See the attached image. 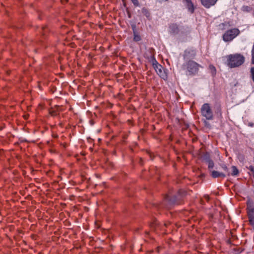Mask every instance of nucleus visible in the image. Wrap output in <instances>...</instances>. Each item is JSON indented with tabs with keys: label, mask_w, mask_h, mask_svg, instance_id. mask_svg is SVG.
Masks as SVG:
<instances>
[{
	"label": "nucleus",
	"mask_w": 254,
	"mask_h": 254,
	"mask_svg": "<svg viewBox=\"0 0 254 254\" xmlns=\"http://www.w3.org/2000/svg\"><path fill=\"white\" fill-rule=\"evenodd\" d=\"M226 65L231 68L238 67L243 64L245 58L241 54L236 53L226 56Z\"/></svg>",
	"instance_id": "1"
},
{
	"label": "nucleus",
	"mask_w": 254,
	"mask_h": 254,
	"mask_svg": "<svg viewBox=\"0 0 254 254\" xmlns=\"http://www.w3.org/2000/svg\"><path fill=\"white\" fill-rule=\"evenodd\" d=\"M186 193L185 190H178L177 195L171 196L169 195H166L164 201L167 202L169 205L179 204L182 202L183 197L186 195Z\"/></svg>",
	"instance_id": "2"
},
{
	"label": "nucleus",
	"mask_w": 254,
	"mask_h": 254,
	"mask_svg": "<svg viewBox=\"0 0 254 254\" xmlns=\"http://www.w3.org/2000/svg\"><path fill=\"white\" fill-rule=\"evenodd\" d=\"M183 68L187 70L189 75H195L197 74L201 65L192 60H189L183 64Z\"/></svg>",
	"instance_id": "3"
},
{
	"label": "nucleus",
	"mask_w": 254,
	"mask_h": 254,
	"mask_svg": "<svg viewBox=\"0 0 254 254\" xmlns=\"http://www.w3.org/2000/svg\"><path fill=\"white\" fill-rule=\"evenodd\" d=\"M200 112L201 115L205 117L206 120H212L213 119V113L208 103H205L202 106Z\"/></svg>",
	"instance_id": "4"
},
{
	"label": "nucleus",
	"mask_w": 254,
	"mask_h": 254,
	"mask_svg": "<svg viewBox=\"0 0 254 254\" xmlns=\"http://www.w3.org/2000/svg\"><path fill=\"white\" fill-rule=\"evenodd\" d=\"M240 33L238 28H233L227 30L223 35V39L225 42H229L234 39Z\"/></svg>",
	"instance_id": "5"
},
{
	"label": "nucleus",
	"mask_w": 254,
	"mask_h": 254,
	"mask_svg": "<svg viewBox=\"0 0 254 254\" xmlns=\"http://www.w3.org/2000/svg\"><path fill=\"white\" fill-rule=\"evenodd\" d=\"M152 64L158 75L161 78L165 79L167 75L165 73L164 71L163 70L162 66L161 64H159L157 61H154V62L152 63Z\"/></svg>",
	"instance_id": "6"
},
{
	"label": "nucleus",
	"mask_w": 254,
	"mask_h": 254,
	"mask_svg": "<svg viewBox=\"0 0 254 254\" xmlns=\"http://www.w3.org/2000/svg\"><path fill=\"white\" fill-rule=\"evenodd\" d=\"M155 50L153 48H149L146 50L144 54V57L147 59L151 63L156 61L155 58Z\"/></svg>",
	"instance_id": "7"
},
{
	"label": "nucleus",
	"mask_w": 254,
	"mask_h": 254,
	"mask_svg": "<svg viewBox=\"0 0 254 254\" xmlns=\"http://www.w3.org/2000/svg\"><path fill=\"white\" fill-rule=\"evenodd\" d=\"M247 211L248 218L251 215L254 216V203L251 198H248L247 201Z\"/></svg>",
	"instance_id": "8"
},
{
	"label": "nucleus",
	"mask_w": 254,
	"mask_h": 254,
	"mask_svg": "<svg viewBox=\"0 0 254 254\" xmlns=\"http://www.w3.org/2000/svg\"><path fill=\"white\" fill-rule=\"evenodd\" d=\"M196 56V51L193 49L186 50L184 54V59L189 60L193 59Z\"/></svg>",
	"instance_id": "9"
},
{
	"label": "nucleus",
	"mask_w": 254,
	"mask_h": 254,
	"mask_svg": "<svg viewBox=\"0 0 254 254\" xmlns=\"http://www.w3.org/2000/svg\"><path fill=\"white\" fill-rule=\"evenodd\" d=\"M218 0H200L201 4L205 8H209L215 4Z\"/></svg>",
	"instance_id": "10"
},
{
	"label": "nucleus",
	"mask_w": 254,
	"mask_h": 254,
	"mask_svg": "<svg viewBox=\"0 0 254 254\" xmlns=\"http://www.w3.org/2000/svg\"><path fill=\"white\" fill-rule=\"evenodd\" d=\"M210 175L213 178H222L226 177V174L223 172H220L217 171H212L210 173Z\"/></svg>",
	"instance_id": "11"
},
{
	"label": "nucleus",
	"mask_w": 254,
	"mask_h": 254,
	"mask_svg": "<svg viewBox=\"0 0 254 254\" xmlns=\"http://www.w3.org/2000/svg\"><path fill=\"white\" fill-rule=\"evenodd\" d=\"M205 161L208 164V168L209 170L214 167V162L210 159L208 155H205L204 158Z\"/></svg>",
	"instance_id": "12"
},
{
	"label": "nucleus",
	"mask_w": 254,
	"mask_h": 254,
	"mask_svg": "<svg viewBox=\"0 0 254 254\" xmlns=\"http://www.w3.org/2000/svg\"><path fill=\"white\" fill-rule=\"evenodd\" d=\"M170 32L172 34H178L179 32L178 25L176 23H172L169 26Z\"/></svg>",
	"instance_id": "13"
},
{
	"label": "nucleus",
	"mask_w": 254,
	"mask_h": 254,
	"mask_svg": "<svg viewBox=\"0 0 254 254\" xmlns=\"http://www.w3.org/2000/svg\"><path fill=\"white\" fill-rule=\"evenodd\" d=\"M141 12L144 16L146 17L147 18H148V19H150V13L148 9H147L145 7H143L141 9Z\"/></svg>",
	"instance_id": "14"
},
{
	"label": "nucleus",
	"mask_w": 254,
	"mask_h": 254,
	"mask_svg": "<svg viewBox=\"0 0 254 254\" xmlns=\"http://www.w3.org/2000/svg\"><path fill=\"white\" fill-rule=\"evenodd\" d=\"M254 6H248V5H244L242 7V10L244 12H250L253 10L254 9Z\"/></svg>",
	"instance_id": "15"
},
{
	"label": "nucleus",
	"mask_w": 254,
	"mask_h": 254,
	"mask_svg": "<svg viewBox=\"0 0 254 254\" xmlns=\"http://www.w3.org/2000/svg\"><path fill=\"white\" fill-rule=\"evenodd\" d=\"M232 171L230 172V175L232 176H237L238 175L239 172L238 169L236 166H233L231 167Z\"/></svg>",
	"instance_id": "16"
},
{
	"label": "nucleus",
	"mask_w": 254,
	"mask_h": 254,
	"mask_svg": "<svg viewBox=\"0 0 254 254\" xmlns=\"http://www.w3.org/2000/svg\"><path fill=\"white\" fill-rule=\"evenodd\" d=\"M221 167L224 171V172L223 173L226 174V176L230 175V172L229 171L228 168L227 167L226 165H221Z\"/></svg>",
	"instance_id": "17"
},
{
	"label": "nucleus",
	"mask_w": 254,
	"mask_h": 254,
	"mask_svg": "<svg viewBox=\"0 0 254 254\" xmlns=\"http://www.w3.org/2000/svg\"><path fill=\"white\" fill-rule=\"evenodd\" d=\"M187 7L188 10L191 13H193L194 11V7L192 1L187 4Z\"/></svg>",
	"instance_id": "18"
},
{
	"label": "nucleus",
	"mask_w": 254,
	"mask_h": 254,
	"mask_svg": "<svg viewBox=\"0 0 254 254\" xmlns=\"http://www.w3.org/2000/svg\"><path fill=\"white\" fill-rule=\"evenodd\" d=\"M209 69L211 71V72L212 75L213 76L215 75V74L216 73V69L215 67L212 64H210L209 65Z\"/></svg>",
	"instance_id": "19"
},
{
	"label": "nucleus",
	"mask_w": 254,
	"mask_h": 254,
	"mask_svg": "<svg viewBox=\"0 0 254 254\" xmlns=\"http://www.w3.org/2000/svg\"><path fill=\"white\" fill-rule=\"evenodd\" d=\"M133 40L135 42H138L141 40V38L140 35L137 34V32H134L133 34Z\"/></svg>",
	"instance_id": "20"
},
{
	"label": "nucleus",
	"mask_w": 254,
	"mask_h": 254,
	"mask_svg": "<svg viewBox=\"0 0 254 254\" xmlns=\"http://www.w3.org/2000/svg\"><path fill=\"white\" fill-rule=\"evenodd\" d=\"M249 219V224L253 227L254 229V216H252L250 217Z\"/></svg>",
	"instance_id": "21"
},
{
	"label": "nucleus",
	"mask_w": 254,
	"mask_h": 254,
	"mask_svg": "<svg viewBox=\"0 0 254 254\" xmlns=\"http://www.w3.org/2000/svg\"><path fill=\"white\" fill-rule=\"evenodd\" d=\"M158 224V221L156 220H155L152 223H150V227L151 229H156Z\"/></svg>",
	"instance_id": "22"
},
{
	"label": "nucleus",
	"mask_w": 254,
	"mask_h": 254,
	"mask_svg": "<svg viewBox=\"0 0 254 254\" xmlns=\"http://www.w3.org/2000/svg\"><path fill=\"white\" fill-rule=\"evenodd\" d=\"M250 77L254 82V67H252L250 69Z\"/></svg>",
	"instance_id": "23"
},
{
	"label": "nucleus",
	"mask_w": 254,
	"mask_h": 254,
	"mask_svg": "<svg viewBox=\"0 0 254 254\" xmlns=\"http://www.w3.org/2000/svg\"><path fill=\"white\" fill-rule=\"evenodd\" d=\"M203 123H204V127L207 128H208V129H210L211 128V126L210 125V124L207 122L206 120H204L203 121Z\"/></svg>",
	"instance_id": "24"
},
{
	"label": "nucleus",
	"mask_w": 254,
	"mask_h": 254,
	"mask_svg": "<svg viewBox=\"0 0 254 254\" xmlns=\"http://www.w3.org/2000/svg\"><path fill=\"white\" fill-rule=\"evenodd\" d=\"M131 1L135 7L138 6L139 5V3L138 0H131Z\"/></svg>",
	"instance_id": "25"
},
{
	"label": "nucleus",
	"mask_w": 254,
	"mask_h": 254,
	"mask_svg": "<svg viewBox=\"0 0 254 254\" xmlns=\"http://www.w3.org/2000/svg\"><path fill=\"white\" fill-rule=\"evenodd\" d=\"M217 113H219L221 115V107L220 104H218L217 107Z\"/></svg>",
	"instance_id": "26"
},
{
	"label": "nucleus",
	"mask_w": 254,
	"mask_h": 254,
	"mask_svg": "<svg viewBox=\"0 0 254 254\" xmlns=\"http://www.w3.org/2000/svg\"><path fill=\"white\" fill-rule=\"evenodd\" d=\"M42 34L44 35L45 33L47 31V27L46 26L42 27Z\"/></svg>",
	"instance_id": "27"
},
{
	"label": "nucleus",
	"mask_w": 254,
	"mask_h": 254,
	"mask_svg": "<svg viewBox=\"0 0 254 254\" xmlns=\"http://www.w3.org/2000/svg\"><path fill=\"white\" fill-rule=\"evenodd\" d=\"M131 28H132V29L133 33H134V32H137L136 29V26H135V25H134V24L132 25H131Z\"/></svg>",
	"instance_id": "28"
},
{
	"label": "nucleus",
	"mask_w": 254,
	"mask_h": 254,
	"mask_svg": "<svg viewBox=\"0 0 254 254\" xmlns=\"http://www.w3.org/2000/svg\"><path fill=\"white\" fill-rule=\"evenodd\" d=\"M50 113L52 116H56L57 115V112L55 111H50Z\"/></svg>",
	"instance_id": "29"
},
{
	"label": "nucleus",
	"mask_w": 254,
	"mask_h": 254,
	"mask_svg": "<svg viewBox=\"0 0 254 254\" xmlns=\"http://www.w3.org/2000/svg\"><path fill=\"white\" fill-rule=\"evenodd\" d=\"M251 64H254V54H252V60H251Z\"/></svg>",
	"instance_id": "30"
},
{
	"label": "nucleus",
	"mask_w": 254,
	"mask_h": 254,
	"mask_svg": "<svg viewBox=\"0 0 254 254\" xmlns=\"http://www.w3.org/2000/svg\"><path fill=\"white\" fill-rule=\"evenodd\" d=\"M183 1L186 2V5L191 2V0H183Z\"/></svg>",
	"instance_id": "31"
},
{
	"label": "nucleus",
	"mask_w": 254,
	"mask_h": 254,
	"mask_svg": "<svg viewBox=\"0 0 254 254\" xmlns=\"http://www.w3.org/2000/svg\"><path fill=\"white\" fill-rule=\"evenodd\" d=\"M170 224V223L169 222H167V223H164V226L165 227H168L169 225Z\"/></svg>",
	"instance_id": "32"
},
{
	"label": "nucleus",
	"mask_w": 254,
	"mask_h": 254,
	"mask_svg": "<svg viewBox=\"0 0 254 254\" xmlns=\"http://www.w3.org/2000/svg\"><path fill=\"white\" fill-rule=\"evenodd\" d=\"M52 136H53V137L56 138L58 137V135L57 134H53Z\"/></svg>",
	"instance_id": "33"
},
{
	"label": "nucleus",
	"mask_w": 254,
	"mask_h": 254,
	"mask_svg": "<svg viewBox=\"0 0 254 254\" xmlns=\"http://www.w3.org/2000/svg\"><path fill=\"white\" fill-rule=\"evenodd\" d=\"M128 16L129 18L131 17V14H130V13L129 12H128Z\"/></svg>",
	"instance_id": "34"
},
{
	"label": "nucleus",
	"mask_w": 254,
	"mask_h": 254,
	"mask_svg": "<svg viewBox=\"0 0 254 254\" xmlns=\"http://www.w3.org/2000/svg\"><path fill=\"white\" fill-rule=\"evenodd\" d=\"M142 159H141V158H140V164H141V165H142Z\"/></svg>",
	"instance_id": "35"
}]
</instances>
